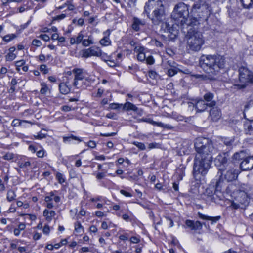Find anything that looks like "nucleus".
I'll return each instance as SVG.
<instances>
[{
    "label": "nucleus",
    "mask_w": 253,
    "mask_h": 253,
    "mask_svg": "<svg viewBox=\"0 0 253 253\" xmlns=\"http://www.w3.org/2000/svg\"><path fill=\"white\" fill-rule=\"evenodd\" d=\"M195 148L197 154L194 159L193 174L196 180L201 179V176L205 175L208 172L211 164L213 156L217 150L209 139L199 137L196 139Z\"/></svg>",
    "instance_id": "nucleus-1"
},
{
    "label": "nucleus",
    "mask_w": 253,
    "mask_h": 253,
    "mask_svg": "<svg viewBox=\"0 0 253 253\" xmlns=\"http://www.w3.org/2000/svg\"><path fill=\"white\" fill-rule=\"evenodd\" d=\"M181 27L184 30H187L186 38L187 46L189 49L198 51L201 48L204 43V40L202 33L195 26L199 24L198 20L195 17H180Z\"/></svg>",
    "instance_id": "nucleus-2"
},
{
    "label": "nucleus",
    "mask_w": 253,
    "mask_h": 253,
    "mask_svg": "<svg viewBox=\"0 0 253 253\" xmlns=\"http://www.w3.org/2000/svg\"><path fill=\"white\" fill-rule=\"evenodd\" d=\"M225 58L220 55H203L199 60V64L203 70L208 75H201L202 80H214L220 70L225 66Z\"/></svg>",
    "instance_id": "nucleus-3"
},
{
    "label": "nucleus",
    "mask_w": 253,
    "mask_h": 253,
    "mask_svg": "<svg viewBox=\"0 0 253 253\" xmlns=\"http://www.w3.org/2000/svg\"><path fill=\"white\" fill-rule=\"evenodd\" d=\"M226 191L235 201L241 205L245 206L248 205L249 200L247 195L248 189L245 185L231 183L227 186Z\"/></svg>",
    "instance_id": "nucleus-4"
},
{
    "label": "nucleus",
    "mask_w": 253,
    "mask_h": 253,
    "mask_svg": "<svg viewBox=\"0 0 253 253\" xmlns=\"http://www.w3.org/2000/svg\"><path fill=\"white\" fill-rule=\"evenodd\" d=\"M152 11V14L154 16H163L167 14L162 2L161 0H149L144 6V13L149 15Z\"/></svg>",
    "instance_id": "nucleus-5"
},
{
    "label": "nucleus",
    "mask_w": 253,
    "mask_h": 253,
    "mask_svg": "<svg viewBox=\"0 0 253 253\" xmlns=\"http://www.w3.org/2000/svg\"><path fill=\"white\" fill-rule=\"evenodd\" d=\"M239 84L236 85L239 88H245L249 83H253V73L245 67H241L239 70Z\"/></svg>",
    "instance_id": "nucleus-6"
},
{
    "label": "nucleus",
    "mask_w": 253,
    "mask_h": 253,
    "mask_svg": "<svg viewBox=\"0 0 253 253\" xmlns=\"http://www.w3.org/2000/svg\"><path fill=\"white\" fill-rule=\"evenodd\" d=\"M177 19H174L172 17H170L169 21L166 22L165 23V28L170 33V37L172 39H174L176 38L178 34V30L176 29V27H174V24H177V25L178 26H181V20L182 18H180V17H177Z\"/></svg>",
    "instance_id": "nucleus-7"
},
{
    "label": "nucleus",
    "mask_w": 253,
    "mask_h": 253,
    "mask_svg": "<svg viewBox=\"0 0 253 253\" xmlns=\"http://www.w3.org/2000/svg\"><path fill=\"white\" fill-rule=\"evenodd\" d=\"M228 157L229 155L227 153H223L221 154H219L215 159L214 162L215 165L219 167V170L220 171L223 172L224 170V168L227 165ZM221 174H223L222 172H221Z\"/></svg>",
    "instance_id": "nucleus-8"
},
{
    "label": "nucleus",
    "mask_w": 253,
    "mask_h": 253,
    "mask_svg": "<svg viewBox=\"0 0 253 253\" xmlns=\"http://www.w3.org/2000/svg\"><path fill=\"white\" fill-rule=\"evenodd\" d=\"M194 101L195 108L197 112H199L204 111L208 106L212 107L215 105V102L214 101H212L209 103H206L204 100L201 99H196Z\"/></svg>",
    "instance_id": "nucleus-9"
},
{
    "label": "nucleus",
    "mask_w": 253,
    "mask_h": 253,
    "mask_svg": "<svg viewBox=\"0 0 253 253\" xmlns=\"http://www.w3.org/2000/svg\"><path fill=\"white\" fill-rule=\"evenodd\" d=\"M173 13L179 16H188L189 11L187 5L183 2L178 3L174 7Z\"/></svg>",
    "instance_id": "nucleus-10"
},
{
    "label": "nucleus",
    "mask_w": 253,
    "mask_h": 253,
    "mask_svg": "<svg viewBox=\"0 0 253 253\" xmlns=\"http://www.w3.org/2000/svg\"><path fill=\"white\" fill-rule=\"evenodd\" d=\"M101 49L96 46H92L83 51V57L88 58L91 56H96L100 55Z\"/></svg>",
    "instance_id": "nucleus-11"
},
{
    "label": "nucleus",
    "mask_w": 253,
    "mask_h": 253,
    "mask_svg": "<svg viewBox=\"0 0 253 253\" xmlns=\"http://www.w3.org/2000/svg\"><path fill=\"white\" fill-rule=\"evenodd\" d=\"M243 170H249L253 169V156L246 158L240 164Z\"/></svg>",
    "instance_id": "nucleus-12"
},
{
    "label": "nucleus",
    "mask_w": 253,
    "mask_h": 253,
    "mask_svg": "<svg viewBox=\"0 0 253 253\" xmlns=\"http://www.w3.org/2000/svg\"><path fill=\"white\" fill-rule=\"evenodd\" d=\"M142 121L143 122L148 123L153 125L157 126H160V127H161L163 128H167L169 129H172L174 128V127L173 126H172L171 125H170L169 124H165L162 122H155L150 118L142 119Z\"/></svg>",
    "instance_id": "nucleus-13"
},
{
    "label": "nucleus",
    "mask_w": 253,
    "mask_h": 253,
    "mask_svg": "<svg viewBox=\"0 0 253 253\" xmlns=\"http://www.w3.org/2000/svg\"><path fill=\"white\" fill-rule=\"evenodd\" d=\"M185 224L191 230L195 231L201 230L203 225V224L199 221L194 222V221L191 220H186L185 221Z\"/></svg>",
    "instance_id": "nucleus-14"
},
{
    "label": "nucleus",
    "mask_w": 253,
    "mask_h": 253,
    "mask_svg": "<svg viewBox=\"0 0 253 253\" xmlns=\"http://www.w3.org/2000/svg\"><path fill=\"white\" fill-rule=\"evenodd\" d=\"M237 171L235 169L231 168L226 171L224 174V178L228 181H231L235 180L237 177Z\"/></svg>",
    "instance_id": "nucleus-15"
},
{
    "label": "nucleus",
    "mask_w": 253,
    "mask_h": 253,
    "mask_svg": "<svg viewBox=\"0 0 253 253\" xmlns=\"http://www.w3.org/2000/svg\"><path fill=\"white\" fill-rule=\"evenodd\" d=\"M221 116V112L217 107H213L210 111V117L213 121H217Z\"/></svg>",
    "instance_id": "nucleus-16"
},
{
    "label": "nucleus",
    "mask_w": 253,
    "mask_h": 253,
    "mask_svg": "<svg viewBox=\"0 0 253 253\" xmlns=\"http://www.w3.org/2000/svg\"><path fill=\"white\" fill-rule=\"evenodd\" d=\"M73 72L75 74L74 80H79V81H88L87 78L85 77V74L83 70L81 69H74Z\"/></svg>",
    "instance_id": "nucleus-17"
},
{
    "label": "nucleus",
    "mask_w": 253,
    "mask_h": 253,
    "mask_svg": "<svg viewBox=\"0 0 253 253\" xmlns=\"http://www.w3.org/2000/svg\"><path fill=\"white\" fill-rule=\"evenodd\" d=\"M135 52L138 53L137 58L140 61H144L146 59L145 54L144 52V48L140 45H136L134 47Z\"/></svg>",
    "instance_id": "nucleus-18"
},
{
    "label": "nucleus",
    "mask_w": 253,
    "mask_h": 253,
    "mask_svg": "<svg viewBox=\"0 0 253 253\" xmlns=\"http://www.w3.org/2000/svg\"><path fill=\"white\" fill-rule=\"evenodd\" d=\"M60 3L61 5L58 7L59 9H65V11L67 10L71 11L74 9V6L71 3V0H61Z\"/></svg>",
    "instance_id": "nucleus-19"
},
{
    "label": "nucleus",
    "mask_w": 253,
    "mask_h": 253,
    "mask_svg": "<svg viewBox=\"0 0 253 253\" xmlns=\"http://www.w3.org/2000/svg\"><path fill=\"white\" fill-rule=\"evenodd\" d=\"M69 82H66V83H57V84H59L58 87L60 92L63 94H68L70 92L71 88L70 86L68 84Z\"/></svg>",
    "instance_id": "nucleus-20"
},
{
    "label": "nucleus",
    "mask_w": 253,
    "mask_h": 253,
    "mask_svg": "<svg viewBox=\"0 0 253 253\" xmlns=\"http://www.w3.org/2000/svg\"><path fill=\"white\" fill-rule=\"evenodd\" d=\"M60 198L59 196L56 195L53 192H51L48 196V209L53 207L54 204L52 201H54L55 203L59 202Z\"/></svg>",
    "instance_id": "nucleus-21"
},
{
    "label": "nucleus",
    "mask_w": 253,
    "mask_h": 253,
    "mask_svg": "<svg viewBox=\"0 0 253 253\" xmlns=\"http://www.w3.org/2000/svg\"><path fill=\"white\" fill-rule=\"evenodd\" d=\"M84 35L82 32H80L77 37H73L70 38V42L71 44H78L83 42Z\"/></svg>",
    "instance_id": "nucleus-22"
},
{
    "label": "nucleus",
    "mask_w": 253,
    "mask_h": 253,
    "mask_svg": "<svg viewBox=\"0 0 253 253\" xmlns=\"http://www.w3.org/2000/svg\"><path fill=\"white\" fill-rule=\"evenodd\" d=\"M104 34L105 36L100 41V43L103 46H108L111 43V41L109 38V36L110 35L109 30H107L105 32H104Z\"/></svg>",
    "instance_id": "nucleus-23"
},
{
    "label": "nucleus",
    "mask_w": 253,
    "mask_h": 253,
    "mask_svg": "<svg viewBox=\"0 0 253 253\" xmlns=\"http://www.w3.org/2000/svg\"><path fill=\"white\" fill-rule=\"evenodd\" d=\"M144 25V22L137 17H134L133 20V23L132 25V29L136 31H138L140 29V26H142Z\"/></svg>",
    "instance_id": "nucleus-24"
},
{
    "label": "nucleus",
    "mask_w": 253,
    "mask_h": 253,
    "mask_svg": "<svg viewBox=\"0 0 253 253\" xmlns=\"http://www.w3.org/2000/svg\"><path fill=\"white\" fill-rule=\"evenodd\" d=\"M86 82L87 81H79V80H74L73 83V85L77 88L84 89L87 86L89 85V84L87 85L85 84Z\"/></svg>",
    "instance_id": "nucleus-25"
},
{
    "label": "nucleus",
    "mask_w": 253,
    "mask_h": 253,
    "mask_svg": "<svg viewBox=\"0 0 253 253\" xmlns=\"http://www.w3.org/2000/svg\"><path fill=\"white\" fill-rule=\"evenodd\" d=\"M198 215L199 217L202 219L211 220L213 222H216L220 218V216L211 217V216L204 215L200 212H198Z\"/></svg>",
    "instance_id": "nucleus-26"
},
{
    "label": "nucleus",
    "mask_w": 253,
    "mask_h": 253,
    "mask_svg": "<svg viewBox=\"0 0 253 253\" xmlns=\"http://www.w3.org/2000/svg\"><path fill=\"white\" fill-rule=\"evenodd\" d=\"M122 106L123 110L127 111L132 110L136 111L138 109L137 107L135 105L129 102H126Z\"/></svg>",
    "instance_id": "nucleus-27"
},
{
    "label": "nucleus",
    "mask_w": 253,
    "mask_h": 253,
    "mask_svg": "<svg viewBox=\"0 0 253 253\" xmlns=\"http://www.w3.org/2000/svg\"><path fill=\"white\" fill-rule=\"evenodd\" d=\"M57 31V29L56 27L54 26H52L51 28H48V33H50L51 35V38L52 40H56L59 38V35L57 33H52V32H56Z\"/></svg>",
    "instance_id": "nucleus-28"
},
{
    "label": "nucleus",
    "mask_w": 253,
    "mask_h": 253,
    "mask_svg": "<svg viewBox=\"0 0 253 253\" xmlns=\"http://www.w3.org/2000/svg\"><path fill=\"white\" fill-rule=\"evenodd\" d=\"M26 225L24 223H20L18 226V228H15L13 231L14 234L16 236H18L21 231L24 230L25 229Z\"/></svg>",
    "instance_id": "nucleus-29"
},
{
    "label": "nucleus",
    "mask_w": 253,
    "mask_h": 253,
    "mask_svg": "<svg viewBox=\"0 0 253 253\" xmlns=\"http://www.w3.org/2000/svg\"><path fill=\"white\" fill-rule=\"evenodd\" d=\"M244 8L249 9L253 5V0H240Z\"/></svg>",
    "instance_id": "nucleus-30"
},
{
    "label": "nucleus",
    "mask_w": 253,
    "mask_h": 253,
    "mask_svg": "<svg viewBox=\"0 0 253 253\" xmlns=\"http://www.w3.org/2000/svg\"><path fill=\"white\" fill-rule=\"evenodd\" d=\"M28 123L31 124V123L30 121L21 120L18 119H15L12 121L11 123V125L13 126H22L23 123Z\"/></svg>",
    "instance_id": "nucleus-31"
},
{
    "label": "nucleus",
    "mask_w": 253,
    "mask_h": 253,
    "mask_svg": "<svg viewBox=\"0 0 253 253\" xmlns=\"http://www.w3.org/2000/svg\"><path fill=\"white\" fill-rule=\"evenodd\" d=\"M72 140H78L80 142L82 141L81 139L73 135H71L70 136L63 137V141L65 143L70 142Z\"/></svg>",
    "instance_id": "nucleus-32"
},
{
    "label": "nucleus",
    "mask_w": 253,
    "mask_h": 253,
    "mask_svg": "<svg viewBox=\"0 0 253 253\" xmlns=\"http://www.w3.org/2000/svg\"><path fill=\"white\" fill-rule=\"evenodd\" d=\"M16 195L15 193V192L12 190H9L7 193V200L11 202L14 200L16 197Z\"/></svg>",
    "instance_id": "nucleus-33"
},
{
    "label": "nucleus",
    "mask_w": 253,
    "mask_h": 253,
    "mask_svg": "<svg viewBox=\"0 0 253 253\" xmlns=\"http://www.w3.org/2000/svg\"><path fill=\"white\" fill-rule=\"evenodd\" d=\"M56 178L60 184H63L65 182V177L63 173L57 172L56 173Z\"/></svg>",
    "instance_id": "nucleus-34"
},
{
    "label": "nucleus",
    "mask_w": 253,
    "mask_h": 253,
    "mask_svg": "<svg viewBox=\"0 0 253 253\" xmlns=\"http://www.w3.org/2000/svg\"><path fill=\"white\" fill-rule=\"evenodd\" d=\"M203 97L204 101L211 102L214 97V94L212 93L207 92L204 94Z\"/></svg>",
    "instance_id": "nucleus-35"
},
{
    "label": "nucleus",
    "mask_w": 253,
    "mask_h": 253,
    "mask_svg": "<svg viewBox=\"0 0 253 253\" xmlns=\"http://www.w3.org/2000/svg\"><path fill=\"white\" fill-rule=\"evenodd\" d=\"M17 37V35L15 34H8L3 37V40L8 42L16 38Z\"/></svg>",
    "instance_id": "nucleus-36"
},
{
    "label": "nucleus",
    "mask_w": 253,
    "mask_h": 253,
    "mask_svg": "<svg viewBox=\"0 0 253 253\" xmlns=\"http://www.w3.org/2000/svg\"><path fill=\"white\" fill-rule=\"evenodd\" d=\"M16 54L14 53L8 52L5 56V60L6 61H12L14 60L16 57Z\"/></svg>",
    "instance_id": "nucleus-37"
},
{
    "label": "nucleus",
    "mask_w": 253,
    "mask_h": 253,
    "mask_svg": "<svg viewBox=\"0 0 253 253\" xmlns=\"http://www.w3.org/2000/svg\"><path fill=\"white\" fill-rule=\"evenodd\" d=\"M244 152L241 151L240 152L236 153L233 156V159L235 160H240L243 158Z\"/></svg>",
    "instance_id": "nucleus-38"
},
{
    "label": "nucleus",
    "mask_w": 253,
    "mask_h": 253,
    "mask_svg": "<svg viewBox=\"0 0 253 253\" xmlns=\"http://www.w3.org/2000/svg\"><path fill=\"white\" fill-rule=\"evenodd\" d=\"M177 72L178 69L175 67H172L168 69L167 74L169 77H172L177 74Z\"/></svg>",
    "instance_id": "nucleus-39"
},
{
    "label": "nucleus",
    "mask_w": 253,
    "mask_h": 253,
    "mask_svg": "<svg viewBox=\"0 0 253 253\" xmlns=\"http://www.w3.org/2000/svg\"><path fill=\"white\" fill-rule=\"evenodd\" d=\"M75 231L78 233H82L84 232L83 227L80 223H76L75 225Z\"/></svg>",
    "instance_id": "nucleus-40"
},
{
    "label": "nucleus",
    "mask_w": 253,
    "mask_h": 253,
    "mask_svg": "<svg viewBox=\"0 0 253 253\" xmlns=\"http://www.w3.org/2000/svg\"><path fill=\"white\" fill-rule=\"evenodd\" d=\"M222 142L225 145L228 147H230L233 143V141L232 139L228 138H223Z\"/></svg>",
    "instance_id": "nucleus-41"
},
{
    "label": "nucleus",
    "mask_w": 253,
    "mask_h": 253,
    "mask_svg": "<svg viewBox=\"0 0 253 253\" xmlns=\"http://www.w3.org/2000/svg\"><path fill=\"white\" fill-rule=\"evenodd\" d=\"M25 63V61L24 60H21L15 62V66L16 67V70L17 71H20V67L23 66Z\"/></svg>",
    "instance_id": "nucleus-42"
},
{
    "label": "nucleus",
    "mask_w": 253,
    "mask_h": 253,
    "mask_svg": "<svg viewBox=\"0 0 253 253\" xmlns=\"http://www.w3.org/2000/svg\"><path fill=\"white\" fill-rule=\"evenodd\" d=\"M133 144L135 145L141 150H144L146 149L145 145L143 143L139 142H134Z\"/></svg>",
    "instance_id": "nucleus-43"
},
{
    "label": "nucleus",
    "mask_w": 253,
    "mask_h": 253,
    "mask_svg": "<svg viewBox=\"0 0 253 253\" xmlns=\"http://www.w3.org/2000/svg\"><path fill=\"white\" fill-rule=\"evenodd\" d=\"M93 43V42L92 41V40L89 39H84L83 40V42H82V44H83V46H88L90 44H92Z\"/></svg>",
    "instance_id": "nucleus-44"
},
{
    "label": "nucleus",
    "mask_w": 253,
    "mask_h": 253,
    "mask_svg": "<svg viewBox=\"0 0 253 253\" xmlns=\"http://www.w3.org/2000/svg\"><path fill=\"white\" fill-rule=\"evenodd\" d=\"M14 158V155L11 153H7L3 156V158L6 160H11Z\"/></svg>",
    "instance_id": "nucleus-45"
},
{
    "label": "nucleus",
    "mask_w": 253,
    "mask_h": 253,
    "mask_svg": "<svg viewBox=\"0 0 253 253\" xmlns=\"http://www.w3.org/2000/svg\"><path fill=\"white\" fill-rule=\"evenodd\" d=\"M110 108L112 109H117L123 106L122 104L113 103L110 104Z\"/></svg>",
    "instance_id": "nucleus-46"
},
{
    "label": "nucleus",
    "mask_w": 253,
    "mask_h": 253,
    "mask_svg": "<svg viewBox=\"0 0 253 253\" xmlns=\"http://www.w3.org/2000/svg\"><path fill=\"white\" fill-rule=\"evenodd\" d=\"M100 55H101L98 56V57H100L102 60L104 61L105 62H107L109 57L107 56V54L103 53L101 50Z\"/></svg>",
    "instance_id": "nucleus-47"
},
{
    "label": "nucleus",
    "mask_w": 253,
    "mask_h": 253,
    "mask_svg": "<svg viewBox=\"0 0 253 253\" xmlns=\"http://www.w3.org/2000/svg\"><path fill=\"white\" fill-rule=\"evenodd\" d=\"M157 76L158 75L155 71L151 70L148 72V76L152 79H155Z\"/></svg>",
    "instance_id": "nucleus-48"
},
{
    "label": "nucleus",
    "mask_w": 253,
    "mask_h": 253,
    "mask_svg": "<svg viewBox=\"0 0 253 253\" xmlns=\"http://www.w3.org/2000/svg\"><path fill=\"white\" fill-rule=\"evenodd\" d=\"M145 60L147 63L149 65L153 64L155 62L154 58L151 56H148L147 58H146Z\"/></svg>",
    "instance_id": "nucleus-49"
},
{
    "label": "nucleus",
    "mask_w": 253,
    "mask_h": 253,
    "mask_svg": "<svg viewBox=\"0 0 253 253\" xmlns=\"http://www.w3.org/2000/svg\"><path fill=\"white\" fill-rule=\"evenodd\" d=\"M215 191H214V193H213L212 191H211L210 189H208L206 190V193L207 194L208 196L211 197V199H214V195H215Z\"/></svg>",
    "instance_id": "nucleus-50"
},
{
    "label": "nucleus",
    "mask_w": 253,
    "mask_h": 253,
    "mask_svg": "<svg viewBox=\"0 0 253 253\" xmlns=\"http://www.w3.org/2000/svg\"><path fill=\"white\" fill-rule=\"evenodd\" d=\"M30 165H31L30 162L29 161H27L24 163H21L20 164L19 167L21 168H26L30 166Z\"/></svg>",
    "instance_id": "nucleus-51"
},
{
    "label": "nucleus",
    "mask_w": 253,
    "mask_h": 253,
    "mask_svg": "<svg viewBox=\"0 0 253 253\" xmlns=\"http://www.w3.org/2000/svg\"><path fill=\"white\" fill-rule=\"evenodd\" d=\"M241 204L238 203V202H233L231 205V206L232 207V208L234 209H237L239 208L240 207Z\"/></svg>",
    "instance_id": "nucleus-52"
},
{
    "label": "nucleus",
    "mask_w": 253,
    "mask_h": 253,
    "mask_svg": "<svg viewBox=\"0 0 253 253\" xmlns=\"http://www.w3.org/2000/svg\"><path fill=\"white\" fill-rule=\"evenodd\" d=\"M32 45L39 47L41 45V42L40 40L37 39H34L32 41Z\"/></svg>",
    "instance_id": "nucleus-53"
},
{
    "label": "nucleus",
    "mask_w": 253,
    "mask_h": 253,
    "mask_svg": "<svg viewBox=\"0 0 253 253\" xmlns=\"http://www.w3.org/2000/svg\"><path fill=\"white\" fill-rule=\"evenodd\" d=\"M61 110L65 112H69L72 110V108L68 105H64L61 107Z\"/></svg>",
    "instance_id": "nucleus-54"
},
{
    "label": "nucleus",
    "mask_w": 253,
    "mask_h": 253,
    "mask_svg": "<svg viewBox=\"0 0 253 253\" xmlns=\"http://www.w3.org/2000/svg\"><path fill=\"white\" fill-rule=\"evenodd\" d=\"M106 63H107V65L111 67H115L117 65V63L115 61L110 60H108V61H107V62H106Z\"/></svg>",
    "instance_id": "nucleus-55"
},
{
    "label": "nucleus",
    "mask_w": 253,
    "mask_h": 253,
    "mask_svg": "<svg viewBox=\"0 0 253 253\" xmlns=\"http://www.w3.org/2000/svg\"><path fill=\"white\" fill-rule=\"evenodd\" d=\"M120 193H121L122 195H124V196H126V197H131V196H132V194H131V193H129V192H126V191H125V190H121L120 191Z\"/></svg>",
    "instance_id": "nucleus-56"
},
{
    "label": "nucleus",
    "mask_w": 253,
    "mask_h": 253,
    "mask_svg": "<svg viewBox=\"0 0 253 253\" xmlns=\"http://www.w3.org/2000/svg\"><path fill=\"white\" fill-rule=\"evenodd\" d=\"M48 80L50 81V82H51V83H55L56 84L58 82L59 83V81L58 80H57V79L53 76L49 77Z\"/></svg>",
    "instance_id": "nucleus-57"
},
{
    "label": "nucleus",
    "mask_w": 253,
    "mask_h": 253,
    "mask_svg": "<svg viewBox=\"0 0 253 253\" xmlns=\"http://www.w3.org/2000/svg\"><path fill=\"white\" fill-rule=\"evenodd\" d=\"M40 70L43 72L44 74H45L47 73V70L46 69V66L45 65H42L40 66Z\"/></svg>",
    "instance_id": "nucleus-58"
},
{
    "label": "nucleus",
    "mask_w": 253,
    "mask_h": 253,
    "mask_svg": "<svg viewBox=\"0 0 253 253\" xmlns=\"http://www.w3.org/2000/svg\"><path fill=\"white\" fill-rule=\"evenodd\" d=\"M42 87L40 90V92H41V94H43L46 93V92L47 90V88L46 85H43V84H42Z\"/></svg>",
    "instance_id": "nucleus-59"
},
{
    "label": "nucleus",
    "mask_w": 253,
    "mask_h": 253,
    "mask_svg": "<svg viewBox=\"0 0 253 253\" xmlns=\"http://www.w3.org/2000/svg\"><path fill=\"white\" fill-rule=\"evenodd\" d=\"M88 146L91 148H94L96 147V144L93 141H90L87 144Z\"/></svg>",
    "instance_id": "nucleus-60"
},
{
    "label": "nucleus",
    "mask_w": 253,
    "mask_h": 253,
    "mask_svg": "<svg viewBox=\"0 0 253 253\" xmlns=\"http://www.w3.org/2000/svg\"><path fill=\"white\" fill-rule=\"evenodd\" d=\"M105 176V174L103 172H99L96 175V178L97 179L100 180L102 178H103Z\"/></svg>",
    "instance_id": "nucleus-61"
},
{
    "label": "nucleus",
    "mask_w": 253,
    "mask_h": 253,
    "mask_svg": "<svg viewBox=\"0 0 253 253\" xmlns=\"http://www.w3.org/2000/svg\"><path fill=\"white\" fill-rule=\"evenodd\" d=\"M158 146H159V144L156 143H151L149 144V149L158 148Z\"/></svg>",
    "instance_id": "nucleus-62"
},
{
    "label": "nucleus",
    "mask_w": 253,
    "mask_h": 253,
    "mask_svg": "<svg viewBox=\"0 0 253 253\" xmlns=\"http://www.w3.org/2000/svg\"><path fill=\"white\" fill-rule=\"evenodd\" d=\"M130 241L131 242L133 243H137L139 242V239L137 238L136 237H132L131 238H130Z\"/></svg>",
    "instance_id": "nucleus-63"
},
{
    "label": "nucleus",
    "mask_w": 253,
    "mask_h": 253,
    "mask_svg": "<svg viewBox=\"0 0 253 253\" xmlns=\"http://www.w3.org/2000/svg\"><path fill=\"white\" fill-rule=\"evenodd\" d=\"M128 234H125L124 235H121L119 236V239L121 240H126L128 239Z\"/></svg>",
    "instance_id": "nucleus-64"
}]
</instances>
